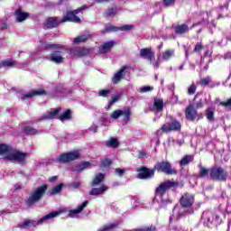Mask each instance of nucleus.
<instances>
[{
	"label": "nucleus",
	"mask_w": 231,
	"mask_h": 231,
	"mask_svg": "<svg viewBox=\"0 0 231 231\" xmlns=\"http://www.w3.org/2000/svg\"><path fill=\"white\" fill-rule=\"evenodd\" d=\"M0 156H4L5 160L9 162H17V163L24 165L28 153L15 150L6 144H0Z\"/></svg>",
	"instance_id": "f257e3e1"
},
{
	"label": "nucleus",
	"mask_w": 231,
	"mask_h": 231,
	"mask_svg": "<svg viewBox=\"0 0 231 231\" xmlns=\"http://www.w3.org/2000/svg\"><path fill=\"white\" fill-rule=\"evenodd\" d=\"M40 42L45 50H54L49 57V60H51V62H54V64L64 63L66 59L64 58V52L62 51H68L67 46L57 43H44L42 40H41Z\"/></svg>",
	"instance_id": "f03ea898"
},
{
	"label": "nucleus",
	"mask_w": 231,
	"mask_h": 231,
	"mask_svg": "<svg viewBox=\"0 0 231 231\" xmlns=\"http://www.w3.org/2000/svg\"><path fill=\"white\" fill-rule=\"evenodd\" d=\"M174 187V180H167L159 184V186L155 189V195L154 198L156 201L162 203V206L168 205V203H172L170 199H163V196H165L168 190L173 189Z\"/></svg>",
	"instance_id": "7ed1b4c3"
},
{
	"label": "nucleus",
	"mask_w": 231,
	"mask_h": 231,
	"mask_svg": "<svg viewBox=\"0 0 231 231\" xmlns=\"http://www.w3.org/2000/svg\"><path fill=\"white\" fill-rule=\"evenodd\" d=\"M58 216H60V211H53L45 215L38 221L30 219L23 220V223L18 224L17 226L21 229L28 228V226H36L37 225H42V223L48 221V219H53V217H57Z\"/></svg>",
	"instance_id": "20e7f679"
},
{
	"label": "nucleus",
	"mask_w": 231,
	"mask_h": 231,
	"mask_svg": "<svg viewBox=\"0 0 231 231\" xmlns=\"http://www.w3.org/2000/svg\"><path fill=\"white\" fill-rule=\"evenodd\" d=\"M47 190H48V185L46 184H43L36 188L34 190H32L29 198L25 201L27 207H32V205H35L37 201H41V199L42 198V196H44V193Z\"/></svg>",
	"instance_id": "39448f33"
},
{
	"label": "nucleus",
	"mask_w": 231,
	"mask_h": 231,
	"mask_svg": "<svg viewBox=\"0 0 231 231\" xmlns=\"http://www.w3.org/2000/svg\"><path fill=\"white\" fill-rule=\"evenodd\" d=\"M60 107L52 109L50 112L44 114L42 118L44 120H53V118H58L61 122L71 119V112L69 110H67L62 114H60Z\"/></svg>",
	"instance_id": "423d86ee"
},
{
	"label": "nucleus",
	"mask_w": 231,
	"mask_h": 231,
	"mask_svg": "<svg viewBox=\"0 0 231 231\" xmlns=\"http://www.w3.org/2000/svg\"><path fill=\"white\" fill-rule=\"evenodd\" d=\"M80 153L79 151H72L67 153H61L56 158L58 163H69V162H75L79 160Z\"/></svg>",
	"instance_id": "0eeeda50"
},
{
	"label": "nucleus",
	"mask_w": 231,
	"mask_h": 231,
	"mask_svg": "<svg viewBox=\"0 0 231 231\" xmlns=\"http://www.w3.org/2000/svg\"><path fill=\"white\" fill-rule=\"evenodd\" d=\"M211 180H216L217 181H226L228 174L226 171L221 167L212 168L209 173Z\"/></svg>",
	"instance_id": "6e6552de"
},
{
	"label": "nucleus",
	"mask_w": 231,
	"mask_h": 231,
	"mask_svg": "<svg viewBox=\"0 0 231 231\" xmlns=\"http://www.w3.org/2000/svg\"><path fill=\"white\" fill-rule=\"evenodd\" d=\"M154 170L157 171V172H162L167 176H172V174H174L172 164H171L169 162H157L154 166Z\"/></svg>",
	"instance_id": "1a4fd4ad"
},
{
	"label": "nucleus",
	"mask_w": 231,
	"mask_h": 231,
	"mask_svg": "<svg viewBox=\"0 0 231 231\" xmlns=\"http://www.w3.org/2000/svg\"><path fill=\"white\" fill-rule=\"evenodd\" d=\"M86 8H88V6L83 5L81 8H79L72 12H68L67 15L63 16L61 23H67V21H69V23H80V17L77 16V14H80L82 10H86Z\"/></svg>",
	"instance_id": "9d476101"
},
{
	"label": "nucleus",
	"mask_w": 231,
	"mask_h": 231,
	"mask_svg": "<svg viewBox=\"0 0 231 231\" xmlns=\"http://www.w3.org/2000/svg\"><path fill=\"white\" fill-rule=\"evenodd\" d=\"M120 116H124V120H125V124H127L130 120V117H131V110H129V109L115 110L110 115V117L113 120H117V118H120Z\"/></svg>",
	"instance_id": "9b49d317"
},
{
	"label": "nucleus",
	"mask_w": 231,
	"mask_h": 231,
	"mask_svg": "<svg viewBox=\"0 0 231 231\" xmlns=\"http://www.w3.org/2000/svg\"><path fill=\"white\" fill-rule=\"evenodd\" d=\"M69 55L74 59H79L80 57H86V55H89V49H84L80 47L69 49Z\"/></svg>",
	"instance_id": "f8f14e48"
},
{
	"label": "nucleus",
	"mask_w": 231,
	"mask_h": 231,
	"mask_svg": "<svg viewBox=\"0 0 231 231\" xmlns=\"http://www.w3.org/2000/svg\"><path fill=\"white\" fill-rule=\"evenodd\" d=\"M139 180H149L154 176V170H150L145 167H141L137 170Z\"/></svg>",
	"instance_id": "ddd939ff"
},
{
	"label": "nucleus",
	"mask_w": 231,
	"mask_h": 231,
	"mask_svg": "<svg viewBox=\"0 0 231 231\" xmlns=\"http://www.w3.org/2000/svg\"><path fill=\"white\" fill-rule=\"evenodd\" d=\"M180 203L183 208H189L194 205V196L189 193H185L180 199Z\"/></svg>",
	"instance_id": "4468645a"
},
{
	"label": "nucleus",
	"mask_w": 231,
	"mask_h": 231,
	"mask_svg": "<svg viewBox=\"0 0 231 231\" xmlns=\"http://www.w3.org/2000/svg\"><path fill=\"white\" fill-rule=\"evenodd\" d=\"M140 56L143 57L144 59H147V60H150L151 64L154 66V51L151 48H143L140 50Z\"/></svg>",
	"instance_id": "2eb2a0df"
},
{
	"label": "nucleus",
	"mask_w": 231,
	"mask_h": 231,
	"mask_svg": "<svg viewBox=\"0 0 231 231\" xmlns=\"http://www.w3.org/2000/svg\"><path fill=\"white\" fill-rule=\"evenodd\" d=\"M133 28H134V25L133 24H126L121 27H115L111 25V26H106L105 31H103V33H106V32H119V30L120 32H131Z\"/></svg>",
	"instance_id": "dca6fc26"
},
{
	"label": "nucleus",
	"mask_w": 231,
	"mask_h": 231,
	"mask_svg": "<svg viewBox=\"0 0 231 231\" xmlns=\"http://www.w3.org/2000/svg\"><path fill=\"white\" fill-rule=\"evenodd\" d=\"M172 55H174V51L168 50L166 51H164L162 53V55H160L158 57L157 61H155L153 63V67H155L156 69L160 68V63L162 62V60H169V59H171V57H172Z\"/></svg>",
	"instance_id": "f3484780"
},
{
	"label": "nucleus",
	"mask_w": 231,
	"mask_h": 231,
	"mask_svg": "<svg viewBox=\"0 0 231 231\" xmlns=\"http://www.w3.org/2000/svg\"><path fill=\"white\" fill-rule=\"evenodd\" d=\"M152 109L155 111L156 116H162V112L163 111V99L155 98Z\"/></svg>",
	"instance_id": "a211bd4d"
},
{
	"label": "nucleus",
	"mask_w": 231,
	"mask_h": 231,
	"mask_svg": "<svg viewBox=\"0 0 231 231\" xmlns=\"http://www.w3.org/2000/svg\"><path fill=\"white\" fill-rule=\"evenodd\" d=\"M186 118L191 122H194V120L198 118V111L194 108V105H189L186 108Z\"/></svg>",
	"instance_id": "6ab92c4d"
},
{
	"label": "nucleus",
	"mask_w": 231,
	"mask_h": 231,
	"mask_svg": "<svg viewBox=\"0 0 231 231\" xmlns=\"http://www.w3.org/2000/svg\"><path fill=\"white\" fill-rule=\"evenodd\" d=\"M129 67L127 66H123L112 78V82L113 84H118L120 80H122V78L124 75H125V71H127Z\"/></svg>",
	"instance_id": "aec40b11"
},
{
	"label": "nucleus",
	"mask_w": 231,
	"mask_h": 231,
	"mask_svg": "<svg viewBox=\"0 0 231 231\" xmlns=\"http://www.w3.org/2000/svg\"><path fill=\"white\" fill-rule=\"evenodd\" d=\"M161 131H162V133H171V131H174V119H172V117H167L166 124L162 126Z\"/></svg>",
	"instance_id": "412c9836"
},
{
	"label": "nucleus",
	"mask_w": 231,
	"mask_h": 231,
	"mask_svg": "<svg viewBox=\"0 0 231 231\" xmlns=\"http://www.w3.org/2000/svg\"><path fill=\"white\" fill-rule=\"evenodd\" d=\"M88 203H89V201L86 200L77 209L69 210V217H77V216L88 207Z\"/></svg>",
	"instance_id": "4be33fe9"
},
{
	"label": "nucleus",
	"mask_w": 231,
	"mask_h": 231,
	"mask_svg": "<svg viewBox=\"0 0 231 231\" xmlns=\"http://www.w3.org/2000/svg\"><path fill=\"white\" fill-rule=\"evenodd\" d=\"M46 91L44 90H32L26 94H22V100H28L30 98H33L36 95H45Z\"/></svg>",
	"instance_id": "5701e85b"
},
{
	"label": "nucleus",
	"mask_w": 231,
	"mask_h": 231,
	"mask_svg": "<svg viewBox=\"0 0 231 231\" xmlns=\"http://www.w3.org/2000/svg\"><path fill=\"white\" fill-rule=\"evenodd\" d=\"M115 46V42L109 41L104 42L99 48V53H107V51H111V49Z\"/></svg>",
	"instance_id": "b1692460"
},
{
	"label": "nucleus",
	"mask_w": 231,
	"mask_h": 231,
	"mask_svg": "<svg viewBox=\"0 0 231 231\" xmlns=\"http://www.w3.org/2000/svg\"><path fill=\"white\" fill-rule=\"evenodd\" d=\"M109 188L106 185H102L100 188H94L89 191L90 196H100V194H104Z\"/></svg>",
	"instance_id": "393cba45"
},
{
	"label": "nucleus",
	"mask_w": 231,
	"mask_h": 231,
	"mask_svg": "<svg viewBox=\"0 0 231 231\" xmlns=\"http://www.w3.org/2000/svg\"><path fill=\"white\" fill-rule=\"evenodd\" d=\"M202 219L205 220L207 226H208V225H212V223H214V214L210 211L203 212Z\"/></svg>",
	"instance_id": "a878e982"
},
{
	"label": "nucleus",
	"mask_w": 231,
	"mask_h": 231,
	"mask_svg": "<svg viewBox=\"0 0 231 231\" xmlns=\"http://www.w3.org/2000/svg\"><path fill=\"white\" fill-rule=\"evenodd\" d=\"M59 26V22L57 21V18H49L46 21L45 28L47 30H51V28H57Z\"/></svg>",
	"instance_id": "bb28decb"
},
{
	"label": "nucleus",
	"mask_w": 231,
	"mask_h": 231,
	"mask_svg": "<svg viewBox=\"0 0 231 231\" xmlns=\"http://www.w3.org/2000/svg\"><path fill=\"white\" fill-rule=\"evenodd\" d=\"M194 162V155H185L180 162H179V165H180V167H185L187 165H189V163Z\"/></svg>",
	"instance_id": "cd10ccee"
},
{
	"label": "nucleus",
	"mask_w": 231,
	"mask_h": 231,
	"mask_svg": "<svg viewBox=\"0 0 231 231\" xmlns=\"http://www.w3.org/2000/svg\"><path fill=\"white\" fill-rule=\"evenodd\" d=\"M15 17L18 23H23V21L28 19V13H23L21 9H18L15 11Z\"/></svg>",
	"instance_id": "c85d7f7f"
},
{
	"label": "nucleus",
	"mask_w": 231,
	"mask_h": 231,
	"mask_svg": "<svg viewBox=\"0 0 231 231\" xmlns=\"http://www.w3.org/2000/svg\"><path fill=\"white\" fill-rule=\"evenodd\" d=\"M89 167H91V163L89 162H85L78 166H76L75 168H73V171L74 172H82V171H84L85 169H89Z\"/></svg>",
	"instance_id": "c756f323"
},
{
	"label": "nucleus",
	"mask_w": 231,
	"mask_h": 231,
	"mask_svg": "<svg viewBox=\"0 0 231 231\" xmlns=\"http://www.w3.org/2000/svg\"><path fill=\"white\" fill-rule=\"evenodd\" d=\"M106 175H104V173H98L97 175H96L93 181L91 182V187H95V185H100V183L104 181Z\"/></svg>",
	"instance_id": "7c9ffc66"
},
{
	"label": "nucleus",
	"mask_w": 231,
	"mask_h": 231,
	"mask_svg": "<svg viewBox=\"0 0 231 231\" xmlns=\"http://www.w3.org/2000/svg\"><path fill=\"white\" fill-rule=\"evenodd\" d=\"M187 32H189V25L187 24H180L175 27V32L179 35H183V33H187Z\"/></svg>",
	"instance_id": "2f4dec72"
},
{
	"label": "nucleus",
	"mask_w": 231,
	"mask_h": 231,
	"mask_svg": "<svg viewBox=\"0 0 231 231\" xmlns=\"http://www.w3.org/2000/svg\"><path fill=\"white\" fill-rule=\"evenodd\" d=\"M88 39H89V35L88 34H83V35H80V36H78V37L74 38L73 43L74 44H80V42H86V41H88Z\"/></svg>",
	"instance_id": "473e14b6"
},
{
	"label": "nucleus",
	"mask_w": 231,
	"mask_h": 231,
	"mask_svg": "<svg viewBox=\"0 0 231 231\" xmlns=\"http://www.w3.org/2000/svg\"><path fill=\"white\" fill-rule=\"evenodd\" d=\"M118 226V224L116 222L106 224L100 227L97 231H107V230H114V228H116Z\"/></svg>",
	"instance_id": "72a5a7b5"
},
{
	"label": "nucleus",
	"mask_w": 231,
	"mask_h": 231,
	"mask_svg": "<svg viewBox=\"0 0 231 231\" xmlns=\"http://www.w3.org/2000/svg\"><path fill=\"white\" fill-rule=\"evenodd\" d=\"M64 187L63 183H60L56 187H54L50 192L51 196H57V194H60V192H62V189Z\"/></svg>",
	"instance_id": "f704fd0d"
},
{
	"label": "nucleus",
	"mask_w": 231,
	"mask_h": 231,
	"mask_svg": "<svg viewBox=\"0 0 231 231\" xmlns=\"http://www.w3.org/2000/svg\"><path fill=\"white\" fill-rule=\"evenodd\" d=\"M106 147H112L116 149L118 147V140L116 138H110L108 141H106Z\"/></svg>",
	"instance_id": "c9c22d12"
},
{
	"label": "nucleus",
	"mask_w": 231,
	"mask_h": 231,
	"mask_svg": "<svg viewBox=\"0 0 231 231\" xmlns=\"http://www.w3.org/2000/svg\"><path fill=\"white\" fill-rule=\"evenodd\" d=\"M212 82V78L210 76H207L200 79L199 84L200 86H208Z\"/></svg>",
	"instance_id": "e433bc0d"
},
{
	"label": "nucleus",
	"mask_w": 231,
	"mask_h": 231,
	"mask_svg": "<svg viewBox=\"0 0 231 231\" xmlns=\"http://www.w3.org/2000/svg\"><path fill=\"white\" fill-rule=\"evenodd\" d=\"M24 133H26V134H37L38 131L33 127L27 126L24 128Z\"/></svg>",
	"instance_id": "4c0bfd02"
},
{
	"label": "nucleus",
	"mask_w": 231,
	"mask_h": 231,
	"mask_svg": "<svg viewBox=\"0 0 231 231\" xmlns=\"http://www.w3.org/2000/svg\"><path fill=\"white\" fill-rule=\"evenodd\" d=\"M1 66H4V68H11V66H15V61L4 60L2 61Z\"/></svg>",
	"instance_id": "58836bf2"
},
{
	"label": "nucleus",
	"mask_w": 231,
	"mask_h": 231,
	"mask_svg": "<svg viewBox=\"0 0 231 231\" xmlns=\"http://www.w3.org/2000/svg\"><path fill=\"white\" fill-rule=\"evenodd\" d=\"M196 89H197L196 84L192 82L188 88V95H194V93H196Z\"/></svg>",
	"instance_id": "ea45409f"
},
{
	"label": "nucleus",
	"mask_w": 231,
	"mask_h": 231,
	"mask_svg": "<svg viewBox=\"0 0 231 231\" xmlns=\"http://www.w3.org/2000/svg\"><path fill=\"white\" fill-rule=\"evenodd\" d=\"M117 9L116 7L108 9L106 13V17H113L115 14H116Z\"/></svg>",
	"instance_id": "a19ab883"
},
{
	"label": "nucleus",
	"mask_w": 231,
	"mask_h": 231,
	"mask_svg": "<svg viewBox=\"0 0 231 231\" xmlns=\"http://www.w3.org/2000/svg\"><path fill=\"white\" fill-rule=\"evenodd\" d=\"M208 172H209L208 169L200 167V172H199L200 178H205L206 176H208Z\"/></svg>",
	"instance_id": "79ce46f5"
},
{
	"label": "nucleus",
	"mask_w": 231,
	"mask_h": 231,
	"mask_svg": "<svg viewBox=\"0 0 231 231\" xmlns=\"http://www.w3.org/2000/svg\"><path fill=\"white\" fill-rule=\"evenodd\" d=\"M207 116H208V120H209V122H212V120H214V110H212V108L208 109Z\"/></svg>",
	"instance_id": "37998d69"
},
{
	"label": "nucleus",
	"mask_w": 231,
	"mask_h": 231,
	"mask_svg": "<svg viewBox=\"0 0 231 231\" xmlns=\"http://www.w3.org/2000/svg\"><path fill=\"white\" fill-rule=\"evenodd\" d=\"M110 93H111V90L109 89H103L97 92L99 97H107V95H109Z\"/></svg>",
	"instance_id": "c03bdc74"
},
{
	"label": "nucleus",
	"mask_w": 231,
	"mask_h": 231,
	"mask_svg": "<svg viewBox=\"0 0 231 231\" xmlns=\"http://www.w3.org/2000/svg\"><path fill=\"white\" fill-rule=\"evenodd\" d=\"M119 100H120L119 95L113 97L108 103V107H111V106H113V104H115L116 102H118Z\"/></svg>",
	"instance_id": "a18cd8bd"
},
{
	"label": "nucleus",
	"mask_w": 231,
	"mask_h": 231,
	"mask_svg": "<svg viewBox=\"0 0 231 231\" xmlns=\"http://www.w3.org/2000/svg\"><path fill=\"white\" fill-rule=\"evenodd\" d=\"M111 163H112L111 159H103L101 161L102 167H109V165H111Z\"/></svg>",
	"instance_id": "49530a36"
},
{
	"label": "nucleus",
	"mask_w": 231,
	"mask_h": 231,
	"mask_svg": "<svg viewBox=\"0 0 231 231\" xmlns=\"http://www.w3.org/2000/svg\"><path fill=\"white\" fill-rule=\"evenodd\" d=\"M153 88L150 86L143 87L140 88L141 93H147V91H152Z\"/></svg>",
	"instance_id": "de8ad7c7"
},
{
	"label": "nucleus",
	"mask_w": 231,
	"mask_h": 231,
	"mask_svg": "<svg viewBox=\"0 0 231 231\" xmlns=\"http://www.w3.org/2000/svg\"><path fill=\"white\" fill-rule=\"evenodd\" d=\"M220 106H223L224 107H231V97L226 102H220Z\"/></svg>",
	"instance_id": "09e8293b"
},
{
	"label": "nucleus",
	"mask_w": 231,
	"mask_h": 231,
	"mask_svg": "<svg viewBox=\"0 0 231 231\" xmlns=\"http://www.w3.org/2000/svg\"><path fill=\"white\" fill-rule=\"evenodd\" d=\"M184 142L185 141L183 140V134H180L179 139H177L178 145H183Z\"/></svg>",
	"instance_id": "8fccbe9b"
},
{
	"label": "nucleus",
	"mask_w": 231,
	"mask_h": 231,
	"mask_svg": "<svg viewBox=\"0 0 231 231\" xmlns=\"http://www.w3.org/2000/svg\"><path fill=\"white\" fill-rule=\"evenodd\" d=\"M201 50H203V45L201 43H197L195 45L194 51L198 52L201 51Z\"/></svg>",
	"instance_id": "3c124183"
},
{
	"label": "nucleus",
	"mask_w": 231,
	"mask_h": 231,
	"mask_svg": "<svg viewBox=\"0 0 231 231\" xmlns=\"http://www.w3.org/2000/svg\"><path fill=\"white\" fill-rule=\"evenodd\" d=\"M124 172H125V170H122L120 168L116 169V174H117V176H124Z\"/></svg>",
	"instance_id": "603ef678"
},
{
	"label": "nucleus",
	"mask_w": 231,
	"mask_h": 231,
	"mask_svg": "<svg viewBox=\"0 0 231 231\" xmlns=\"http://www.w3.org/2000/svg\"><path fill=\"white\" fill-rule=\"evenodd\" d=\"M180 129H181V124H180V122L175 121L174 122V131H180Z\"/></svg>",
	"instance_id": "864d4df0"
},
{
	"label": "nucleus",
	"mask_w": 231,
	"mask_h": 231,
	"mask_svg": "<svg viewBox=\"0 0 231 231\" xmlns=\"http://www.w3.org/2000/svg\"><path fill=\"white\" fill-rule=\"evenodd\" d=\"M135 231H156V227L140 228Z\"/></svg>",
	"instance_id": "5fc2aeb1"
},
{
	"label": "nucleus",
	"mask_w": 231,
	"mask_h": 231,
	"mask_svg": "<svg viewBox=\"0 0 231 231\" xmlns=\"http://www.w3.org/2000/svg\"><path fill=\"white\" fill-rule=\"evenodd\" d=\"M195 107H196V109H201V107H203V101L200 100V101L197 102L195 105Z\"/></svg>",
	"instance_id": "6e6d98bb"
},
{
	"label": "nucleus",
	"mask_w": 231,
	"mask_h": 231,
	"mask_svg": "<svg viewBox=\"0 0 231 231\" xmlns=\"http://www.w3.org/2000/svg\"><path fill=\"white\" fill-rule=\"evenodd\" d=\"M165 6H171L174 0H163Z\"/></svg>",
	"instance_id": "4d7b16f0"
},
{
	"label": "nucleus",
	"mask_w": 231,
	"mask_h": 231,
	"mask_svg": "<svg viewBox=\"0 0 231 231\" xmlns=\"http://www.w3.org/2000/svg\"><path fill=\"white\" fill-rule=\"evenodd\" d=\"M70 187H71L72 189H79V187H80V183H79V182H72V183L70 184Z\"/></svg>",
	"instance_id": "13d9d810"
},
{
	"label": "nucleus",
	"mask_w": 231,
	"mask_h": 231,
	"mask_svg": "<svg viewBox=\"0 0 231 231\" xmlns=\"http://www.w3.org/2000/svg\"><path fill=\"white\" fill-rule=\"evenodd\" d=\"M58 178L57 176H52L50 178L49 181L50 183H55V181H57Z\"/></svg>",
	"instance_id": "bf43d9fd"
},
{
	"label": "nucleus",
	"mask_w": 231,
	"mask_h": 231,
	"mask_svg": "<svg viewBox=\"0 0 231 231\" xmlns=\"http://www.w3.org/2000/svg\"><path fill=\"white\" fill-rule=\"evenodd\" d=\"M224 59H231V52H227L224 55Z\"/></svg>",
	"instance_id": "052dcab7"
},
{
	"label": "nucleus",
	"mask_w": 231,
	"mask_h": 231,
	"mask_svg": "<svg viewBox=\"0 0 231 231\" xmlns=\"http://www.w3.org/2000/svg\"><path fill=\"white\" fill-rule=\"evenodd\" d=\"M90 131H93V133H97L98 131V126H95L94 128L91 127Z\"/></svg>",
	"instance_id": "680f3d73"
},
{
	"label": "nucleus",
	"mask_w": 231,
	"mask_h": 231,
	"mask_svg": "<svg viewBox=\"0 0 231 231\" xmlns=\"http://www.w3.org/2000/svg\"><path fill=\"white\" fill-rule=\"evenodd\" d=\"M210 55H212V52L210 51H206L205 56L206 57H210Z\"/></svg>",
	"instance_id": "e2e57ef3"
},
{
	"label": "nucleus",
	"mask_w": 231,
	"mask_h": 231,
	"mask_svg": "<svg viewBox=\"0 0 231 231\" xmlns=\"http://www.w3.org/2000/svg\"><path fill=\"white\" fill-rule=\"evenodd\" d=\"M144 157H145V153L143 152H140L139 158H144Z\"/></svg>",
	"instance_id": "0e129e2a"
},
{
	"label": "nucleus",
	"mask_w": 231,
	"mask_h": 231,
	"mask_svg": "<svg viewBox=\"0 0 231 231\" xmlns=\"http://www.w3.org/2000/svg\"><path fill=\"white\" fill-rule=\"evenodd\" d=\"M174 219V217L172 216L170 217V225H172V220Z\"/></svg>",
	"instance_id": "69168bd1"
},
{
	"label": "nucleus",
	"mask_w": 231,
	"mask_h": 231,
	"mask_svg": "<svg viewBox=\"0 0 231 231\" xmlns=\"http://www.w3.org/2000/svg\"><path fill=\"white\" fill-rule=\"evenodd\" d=\"M14 189H21V184H15Z\"/></svg>",
	"instance_id": "338daca9"
},
{
	"label": "nucleus",
	"mask_w": 231,
	"mask_h": 231,
	"mask_svg": "<svg viewBox=\"0 0 231 231\" xmlns=\"http://www.w3.org/2000/svg\"><path fill=\"white\" fill-rule=\"evenodd\" d=\"M162 48H163V43L158 46V50H162Z\"/></svg>",
	"instance_id": "774afa93"
}]
</instances>
